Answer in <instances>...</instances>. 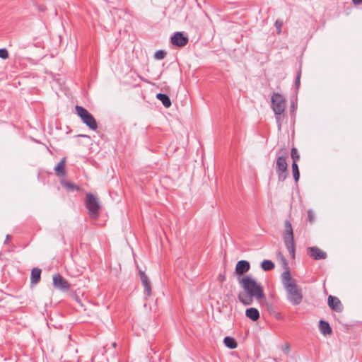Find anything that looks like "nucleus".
Here are the masks:
<instances>
[{"label": "nucleus", "mask_w": 362, "mask_h": 362, "mask_svg": "<svg viewBox=\"0 0 362 362\" xmlns=\"http://www.w3.org/2000/svg\"><path fill=\"white\" fill-rule=\"evenodd\" d=\"M272 107L275 113L277 122H280L281 115L284 112L286 107L285 99L282 95L278 93L273 94L272 97Z\"/></svg>", "instance_id": "5"}, {"label": "nucleus", "mask_w": 362, "mask_h": 362, "mask_svg": "<svg viewBox=\"0 0 362 362\" xmlns=\"http://www.w3.org/2000/svg\"><path fill=\"white\" fill-rule=\"evenodd\" d=\"M250 264L246 260L238 261L235 266V272L239 275H243L250 270Z\"/></svg>", "instance_id": "13"}, {"label": "nucleus", "mask_w": 362, "mask_h": 362, "mask_svg": "<svg viewBox=\"0 0 362 362\" xmlns=\"http://www.w3.org/2000/svg\"><path fill=\"white\" fill-rule=\"evenodd\" d=\"M281 349L285 354H288L290 351V344L288 343H285L282 346Z\"/></svg>", "instance_id": "30"}, {"label": "nucleus", "mask_w": 362, "mask_h": 362, "mask_svg": "<svg viewBox=\"0 0 362 362\" xmlns=\"http://www.w3.org/2000/svg\"><path fill=\"white\" fill-rule=\"evenodd\" d=\"M291 156L293 160V163H297V161L299 159V155L297 149L294 147L291 148Z\"/></svg>", "instance_id": "23"}, {"label": "nucleus", "mask_w": 362, "mask_h": 362, "mask_svg": "<svg viewBox=\"0 0 362 362\" xmlns=\"http://www.w3.org/2000/svg\"><path fill=\"white\" fill-rule=\"evenodd\" d=\"M53 285L56 288L63 291L69 289L68 281L59 274H56L53 276Z\"/></svg>", "instance_id": "8"}, {"label": "nucleus", "mask_w": 362, "mask_h": 362, "mask_svg": "<svg viewBox=\"0 0 362 362\" xmlns=\"http://www.w3.org/2000/svg\"><path fill=\"white\" fill-rule=\"evenodd\" d=\"M300 76H301V72H300V71H299L297 74L296 81H295V86L297 89L299 88V86H300Z\"/></svg>", "instance_id": "28"}, {"label": "nucleus", "mask_w": 362, "mask_h": 362, "mask_svg": "<svg viewBox=\"0 0 362 362\" xmlns=\"http://www.w3.org/2000/svg\"><path fill=\"white\" fill-rule=\"evenodd\" d=\"M308 219L310 223H313L315 220V215L311 210L308 211Z\"/></svg>", "instance_id": "29"}, {"label": "nucleus", "mask_w": 362, "mask_h": 362, "mask_svg": "<svg viewBox=\"0 0 362 362\" xmlns=\"http://www.w3.org/2000/svg\"><path fill=\"white\" fill-rule=\"evenodd\" d=\"M288 158V152L285 149H281L279 152L276 162V170L278 175L279 181L283 182L287 177Z\"/></svg>", "instance_id": "3"}, {"label": "nucleus", "mask_w": 362, "mask_h": 362, "mask_svg": "<svg viewBox=\"0 0 362 362\" xmlns=\"http://www.w3.org/2000/svg\"><path fill=\"white\" fill-rule=\"evenodd\" d=\"M41 269L33 268L31 271L30 281L32 284H36L40 281Z\"/></svg>", "instance_id": "17"}, {"label": "nucleus", "mask_w": 362, "mask_h": 362, "mask_svg": "<svg viewBox=\"0 0 362 362\" xmlns=\"http://www.w3.org/2000/svg\"><path fill=\"white\" fill-rule=\"evenodd\" d=\"M319 329L320 332L324 335L331 334L332 332V328L329 326V323L324 320L320 321Z\"/></svg>", "instance_id": "15"}, {"label": "nucleus", "mask_w": 362, "mask_h": 362, "mask_svg": "<svg viewBox=\"0 0 362 362\" xmlns=\"http://www.w3.org/2000/svg\"><path fill=\"white\" fill-rule=\"evenodd\" d=\"M281 277L289 302L293 305L300 304L303 300L302 291L296 284L295 279L291 277L290 271H284Z\"/></svg>", "instance_id": "2"}, {"label": "nucleus", "mask_w": 362, "mask_h": 362, "mask_svg": "<svg viewBox=\"0 0 362 362\" xmlns=\"http://www.w3.org/2000/svg\"><path fill=\"white\" fill-rule=\"evenodd\" d=\"M139 274L142 283V285L144 288V294L150 296L151 295V287L149 279L147 275L144 273V272L139 270Z\"/></svg>", "instance_id": "12"}, {"label": "nucleus", "mask_w": 362, "mask_h": 362, "mask_svg": "<svg viewBox=\"0 0 362 362\" xmlns=\"http://www.w3.org/2000/svg\"><path fill=\"white\" fill-rule=\"evenodd\" d=\"M274 267V264L271 260L265 259L261 263V267L264 271H271Z\"/></svg>", "instance_id": "20"}, {"label": "nucleus", "mask_w": 362, "mask_h": 362, "mask_svg": "<svg viewBox=\"0 0 362 362\" xmlns=\"http://www.w3.org/2000/svg\"><path fill=\"white\" fill-rule=\"evenodd\" d=\"M62 185L63 187H66L67 189L73 192L74 190H78V187L76 186L75 184L69 182H62Z\"/></svg>", "instance_id": "22"}, {"label": "nucleus", "mask_w": 362, "mask_h": 362, "mask_svg": "<svg viewBox=\"0 0 362 362\" xmlns=\"http://www.w3.org/2000/svg\"><path fill=\"white\" fill-rule=\"evenodd\" d=\"M223 343L226 346L231 349H235L238 346L235 339L230 337H226L223 339Z\"/></svg>", "instance_id": "19"}, {"label": "nucleus", "mask_w": 362, "mask_h": 362, "mask_svg": "<svg viewBox=\"0 0 362 362\" xmlns=\"http://www.w3.org/2000/svg\"><path fill=\"white\" fill-rule=\"evenodd\" d=\"M8 57V52L6 49H0V58L6 59Z\"/></svg>", "instance_id": "27"}, {"label": "nucleus", "mask_w": 362, "mask_h": 362, "mask_svg": "<svg viewBox=\"0 0 362 362\" xmlns=\"http://www.w3.org/2000/svg\"><path fill=\"white\" fill-rule=\"evenodd\" d=\"M292 171L293 175V178L296 182H298L300 177V173L298 170V166L297 163H292Z\"/></svg>", "instance_id": "21"}, {"label": "nucleus", "mask_w": 362, "mask_h": 362, "mask_svg": "<svg viewBox=\"0 0 362 362\" xmlns=\"http://www.w3.org/2000/svg\"><path fill=\"white\" fill-rule=\"evenodd\" d=\"M327 303L330 309L335 312L341 313L343 310V305L337 297L329 296Z\"/></svg>", "instance_id": "9"}, {"label": "nucleus", "mask_w": 362, "mask_h": 362, "mask_svg": "<svg viewBox=\"0 0 362 362\" xmlns=\"http://www.w3.org/2000/svg\"><path fill=\"white\" fill-rule=\"evenodd\" d=\"M278 257L280 259V261L281 262V263L284 264V267H287L288 266L286 259V258L284 257V256L282 255V253L281 252H278ZM286 270H288V267H286Z\"/></svg>", "instance_id": "26"}, {"label": "nucleus", "mask_w": 362, "mask_h": 362, "mask_svg": "<svg viewBox=\"0 0 362 362\" xmlns=\"http://www.w3.org/2000/svg\"><path fill=\"white\" fill-rule=\"evenodd\" d=\"M308 255L316 260L325 259L327 257V254L317 247H308Z\"/></svg>", "instance_id": "11"}, {"label": "nucleus", "mask_w": 362, "mask_h": 362, "mask_svg": "<svg viewBox=\"0 0 362 362\" xmlns=\"http://www.w3.org/2000/svg\"><path fill=\"white\" fill-rule=\"evenodd\" d=\"M171 42L177 47H183L188 42V38L183 35L182 33L177 32L171 37Z\"/></svg>", "instance_id": "10"}, {"label": "nucleus", "mask_w": 362, "mask_h": 362, "mask_svg": "<svg viewBox=\"0 0 362 362\" xmlns=\"http://www.w3.org/2000/svg\"><path fill=\"white\" fill-rule=\"evenodd\" d=\"M238 282L243 291L238 294V299L243 305H250L254 300L260 301L265 297L261 284L251 276L239 278Z\"/></svg>", "instance_id": "1"}, {"label": "nucleus", "mask_w": 362, "mask_h": 362, "mask_svg": "<svg viewBox=\"0 0 362 362\" xmlns=\"http://www.w3.org/2000/svg\"><path fill=\"white\" fill-rule=\"evenodd\" d=\"M221 281H223L225 280V276H221Z\"/></svg>", "instance_id": "32"}, {"label": "nucleus", "mask_w": 362, "mask_h": 362, "mask_svg": "<svg viewBox=\"0 0 362 362\" xmlns=\"http://www.w3.org/2000/svg\"><path fill=\"white\" fill-rule=\"evenodd\" d=\"M352 3L354 5H358L362 3V0H352Z\"/></svg>", "instance_id": "31"}, {"label": "nucleus", "mask_w": 362, "mask_h": 362, "mask_svg": "<svg viewBox=\"0 0 362 362\" xmlns=\"http://www.w3.org/2000/svg\"><path fill=\"white\" fill-rule=\"evenodd\" d=\"M245 315L252 321H257L259 318V313L257 308H250L245 310Z\"/></svg>", "instance_id": "14"}, {"label": "nucleus", "mask_w": 362, "mask_h": 362, "mask_svg": "<svg viewBox=\"0 0 362 362\" xmlns=\"http://www.w3.org/2000/svg\"><path fill=\"white\" fill-rule=\"evenodd\" d=\"M76 111L80 117L82 122L86 124L90 129L96 130L98 128L97 122L93 116L84 107L76 105Z\"/></svg>", "instance_id": "6"}, {"label": "nucleus", "mask_w": 362, "mask_h": 362, "mask_svg": "<svg viewBox=\"0 0 362 362\" xmlns=\"http://www.w3.org/2000/svg\"><path fill=\"white\" fill-rule=\"evenodd\" d=\"M274 26L276 29V33L280 34L281 33V28L283 26V22L280 20H276L274 23Z\"/></svg>", "instance_id": "25"}, {"label": "nucleus", "mask_w": 362, "mask_h": 362, "mask_svg": "<svg viewBox=\"0 0 362 362\" xmlns=\"http://www.w3.org/2000/svg\"><path fill=\"white\" fill-rule=\"evenodd\" d=\"M156 98L163 103L164 107H169L171 105V101L170 98L163 93H158Z\"/></svg>", "instance_id": "18"}, {"label": "nucleus", "mask_w": 362, "mask_h": 362, "mask_svg": "<svg viewBox=\"0 0 362 362\" xmlns=\"http://www.w3.org/2000/svg\"><path fill=\"white\" fill-rule=\"evenodd\" d=\"M166 55V52L163 50H158L155 52L154 57L156 59H163Z\"/></svg>", "instance_id": "24"}, {"label": "nucleus", "mask_w": 362, "mask_h": 362, "mask_svg": "<svg viewBox=\"0 0 362 362\" xmlns=\"http://www.w3.org/2000/svg\"><path fill=\"white\" fill-rule=\"evenodd\" d=\"M86 206L88 209L90 216L93 218H96L98 216L100 204L98 198L92 194H87L86 198Z\"/></svg>", "instance_id": "7"}, {"label": "nucleus", "mask_w": 362, "mask_h": 362, "mask_svg": "<svg viewBox=\"0 0 362 362\" xmlns=\"http://www.w3.org/2000/svg\"><path fill=\"white\" fill-rule=\"evenodd\" d=\"M283 240L285 246L292 258L295 257V245L293 231L291 222L288 220L284 221V230L283 231Z\"/></svg>", "instance_id": "4"}, {"label": "nucleus", "mask_w": 362, "mask_h": 362, "mask_svg": "<svg viewBox=\"0 0 362 362\" xmlns=\"http://www.w3.org/2000/svg\"><path fill=\"white\" fill-rule=\"evenodd\" d=\"M65 163L66 158H63L57 164V165L54 168V171L57 176H63L65 175Z\"/></svg>", "instance_id": "16"}]
</instances>
